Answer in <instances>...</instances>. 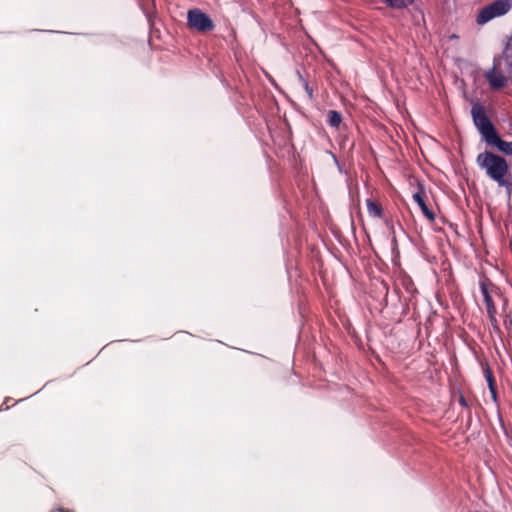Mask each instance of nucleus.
Listing matches in <instances>:
<instances>
[{"label":"nucleus","mask_w":512,"mask_h":512,"mask_svg":"<svg viewBox=\"0 0 512 512\" xmlns=\"http://www.w3.org/2000/svg\"><path fill=\"white\" fill-rule=\"evenodd\" d=\"M476 162L478 166L485 170L486 174L495 182H497L500 186L504 185V178L508 173V163L507 161L492 152L485 151L480 153Z\"/></svg>","instance_id":"1"},{"label":"nucleus","mask_w":512,"mask_h":512,"mask_svg":"<svg viewBox=\"0 0 512 512\" xmlns=\"http://www.w3.org/2000/svg\"><path fill=\"white\" fill-rule=\"evenodd\" d=\"M511 9V0H495L484 6L477 15V24L484 25L490 20L508 13Z\"/></svg>","instance_id":"2"},{"label":"nucleus","mask_w":512,"mask_h":512,"mask_svg":"<svg viewBox=\"0 0 512 512\" xmlns=\"http://www.w3.org/2000/svg\"><path fill=\"white\" fill-rule=\"evenodd\" d=\"M471 115L474 125L478 129L484 141L496 131L493 123L486 114L485 107L482 104L474 103L471 109Z\"/></svg>","instance_id":"3"},{"label":"nucleus","mask_w":512,"mask_h":512,"mask_svg":"<svg viewBox=\"0 0 512 512\" xmlns=\"http://www.w3.org/2000/svg\"><path fill=\"white\" fill-rule=\"evenodd\" d=\"M187 26L199 33H208L215 28L214 21L209 15L199 8H193L187 12Z\"/></svg>","instance_id":"4"},{"label":"nucleus","mask_w":512,"mask_h":512,"mask_svg":"<svg viewBox=\"0 0 512 512\" xmlns=\"http://www.w3.org/2000/svg\"><path fill=\"white\" fill-rule=\"evenodd\" d=\"M485 79L488 81L492 90H500L507 84L506 76L498 71L495 62L492 69L486 71Z\"/></svg>","instance_id":"5"},{"label":"nucleus","mask_w":512,"mask_h":512,"mask_svg":"<svg viewBox=\"0 0 512 512\" xmlns=\"http://www.w3.org/2000/svg\"><path fill=\"white\" fill-rule=\"evenodd\" d=\"M485 142L489 146L496 147L500 152L506 155H512V143L501 139L497 131L488 137Z\"/></svg>","instance_id":"6"},{"label":"nucleus","mask_w":512,"mask_h":512,"mask_svg":"<svg viewBox=\"0 0 512 512\" xmlns=\"http://www.w3.org/2000/svg\"><path fill=\"white\" fill-rule=\"evenodd\" d=\"M495 288L493 283L489 279H484L480 282V290L484 298L485 306L487 311H492L496 309V305L492 299V296L490 294L491 289Z\"/></svg>","instance_id":"7"},{"label":"nucleus","mask_w":512,"mask_h":512,"mask_svg":"<svg viewBox=\"0 0 512 512\" xmlns=\"http://www.w3.org/2000/svg\"><path fill=\"white\" fill-rule=\"evenodd\" d=\"M482 367H483L484 377L487 381L491 396H492L493 400L496 401L497 400V388H496V380L493 375V372L487 363L485 365H483Z\"/></svg>","instance_id":"8"},{"label":"nucleus","mask_w":512,"mask_h":512,"mask_svg":"<svg viewBox=\"0 0 512 512\" xmlns=\"http://www.w3.org/2000/svg\"><path fill=\"white\" fill-rule=\"evenodd\" d=\"M413 199L414 201L418 204V206L420 207L422 213L429 219V220H434L435 218V215L434 213L428 208V206L426 205V202H425V193L424 191L420 190L418 192H416L414 195H413Z\"/></svg>","instance_id":"9"},{"label":"nucleus","mask_w":512,"mask_h":512,"mask_svg":"<svg viewBox=\"0 0 512 512\" xmlns=\"http://www.w3.org/2000/svg\"><path fill=\"white\" fill-rule=\"evenodd\" d=\"M366 206L370 216L374 218H383V209L379 203L373 201L372 199H367Z\"/></svg>","instance_id":"10"},{"label":"nucleus","mask_w":512,"mask_h":512,"mask_svg":"<svg viewBox=\"0 0 512 512\" xmlns=\"http://www.w3.org/2000/svg\"><path fill=\"white\" fill-rule=\"evenodd\" d=\"M341 122H342V115L340 112H338L336 110L328 111V115H327L328 125H330L331 127H334V128H338L339 125L341 124Z\"/></svg>","instance_id":"11"},{"label":"nucleus","mask_w":512,"mask_h":512,"mask_svg":"<svg viewBox=\"0 0 512 512\" xmlns=\"http://www.w3.org/2000/svg\"><path fill=\"white\" fill-rule=\"evenodd\" d=\"M388 7L393 9L406 8L413 4L414 0H382Z\"/></svg>","instance_id":"12"},{"label":"nucleus","mask_w":512,"mask_h":512,"mask_svg":"<svg viewBox=\"0 0 512 512\" xmlns=\"http://www.w3.org/2000/svg\"><path fill=\"white\" fill-rule=\"evenodd\" d=\"M298 77H299V80H300L303 88L305 89V91H306V93L308 95V98L312 99V97H313V90H312V88L309 87L308 82L302 77V75L300 73H298Z\"/></svg>","instance_id":"13"},{"label":"nucleus","mask_w":512,"mask_h":512,"mask_svg":"<svg viewBox=\"0 0 512 512\" xmlns=\"http://www.w3.org/2000/svg\"><path fill=\"white\" fill-rule=\"evenodd\" d=\"M487 314L493 329L499 331L498 321L496 318L497 310H494V312L487 311Z\"/></svg>","instance_id":"14"},{"label":"nucleus","mask_w":512,"mask_h":512,"mask_svg":"<svg viewBox=\"0 0 512 512\" xmlns=\"http://www.w3.org/2000/svg\"><path fill=\"white\" fill-rule=\"evenodd\" d=\"M459 404L463 407H468V403L463 395L459 396Z\"/></svg>","instance_id":"15"},{"label":"nucleus","mask_w":512,"mask_h":512,"mask_svg":"<svg viewBox=\"0 0 512 512\" xmlns=\"http://www.w3.org/2000/svg\"><path fill=\"white\" fill-rule=\"evenodd\" d=\"M51 512H73L69 509H65V508H57V509H53L51 510Z\"/></svg>","instance_id":"16"}]
</instances>
